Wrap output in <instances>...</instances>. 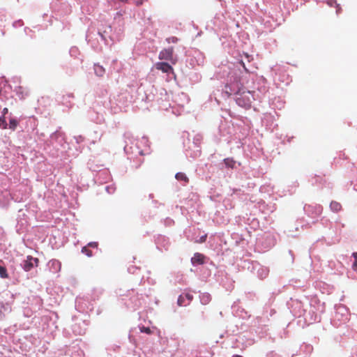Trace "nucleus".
Returning a JSON list of instances; mask_svg holds the SVG:
<instances>
[{"label":"nucleus","mask_w":357,"mask_h":357,"mask_svg":"<svg viewBox=\"0 0 357 357\" xmlns=\"http://www.w3.org/2000/svg\"><path fill=\"white\" fill-rule=\"evenodd\" d=\"M254 99L253 94L251 91H243L239 93L238 97H237L236 103L241 107L249 108Z\"/></svg>","instance_id":"f257e3e1"},{"label":"nucleus","mask_w":357,"mask_h":357,"mask_svg":"<svg viewBox=\"0 0 357 357\" xmlns=\"http://www.w3.org/2000/svg\"><path fill=\"white\" fill-rule=\"evenodd\" d=\"M160 60L170 61L173 64L176 63V59L174 58V48L172 47L162 50L158 56Z\"/></svg>","instance_id":"f03ea898"},{"label":"nucleus","mask_w":357,"mask_h":357,"mask_svg":"<svg viewBox=\"0 0 357 357\" xmlns=\"http://www.w3.org/2000/svg\"><path fill=\"white\" fill-rule=\"evenodd\" d=\"M39 260L31 256H28L26 259L23 261L22 267L25 271H29L34 266H38Z\"/></svg>","instance_id":"7ed1b4c3"},{"label":"nucleus","mask_w":357,"mask_h":357,"mask_svg":"<svg viewBox=\"0 0 357 357\" xmlns=\"http://www.w3.org/2000/svg\"><path fill=\"white\" fill-rule=\"evenodd\" d=\"M155 68L157 70H161L163 73H168L170 72H173V68L167 63L165 62H158L155 64Z\"/></svg>","instance_id":"20e7f679"},{"label":"nucleus","mask_w":357,"mask_h":357,"mask_svg":"<svg viewBox=\"0 0 357 357\" xmlns=\"http://www.w3.org/2000/svg\"><path fill=\"white\" fill-rule=\"evenodd\" d=\"M205 256L201 253L196 252L194 254V256L191 259V262L192 264H204Z\"/></svg>","instance_id":"39448f33"},{"label":"nucleus","mask_w":357,"mask_h":357,"mask_svg":"<svg viewBox=\"0 0 357 357\" xmlns=\"http://www.w3.org/2000/svg\"><path fill=\"white\" fill-rule=\"evenodd\" d=\"M331 209L334 212H339L342 209V205L335 201H333L330 204Z\"/></svg>","instance_id":"423d86ee"},{"label":"nucleus","mask_w":357,"mask_h":357,"mask_svg":"<svg viewBox=\"0 0 357 357\" xmlns=\"http://www.w3.org/2000/svg\"><path fill=\"white\" fill-rule=\"evenodd\" d=\"M94 71L96 75L102 77L105 73V68L98 64L94 66Z\"/></svg>","instance_id":"0eeeda50"},{"label":"nucleus","mask_w":357,"mask_h":357,"mask_svg":"<svg viewBox=\"0 0 357 357\" xmlns=\"http://www.w3.org/2000/svg\"><path fill=\"white\" fill-rule=\"evenodd\" d=\"M175 178L178 181H183L184 183H187L189 182V178L187 177V176L183 173V172H178L176 174Z\"/></svg>","instance_id":"6e6552de"},{"label":"nucleus","mask_w":357,"mask_h":357,"mask_svg":"<svg viewBox=\"0 0 357 357\" xmlns=\"http://www.w3.org/2000/svg\"><path fill=\"white\" fill-rule=\"evenodd\" d=\"M1 262H2L1 260H0V263ZM0 276L2 278H8V274L7 273V270H6V267L2 266L1 265H0Z\"/></svg>","instance_id":"1a4fd4ad"},{"label":"nucleus","mask_w":357,"mask_h":357,"mask_svg":"<svg viewBox=\"0 0 357 357\" xmlns=\"http://www.w3.org/2000/svg\"><path fill=\"white\" fill-rule=\"evenodd\" d=\"M18 125V121L15 119H11L9 121V128L15 130Z\"/></svg>","instance_id":"9d476101"},{"label":"nucleus","mask_w":357,"mask_h":357,"mask_svg":"<svg viewBox=\"0 0 357 357\" xmlns=\"http://www.w3.org/2000/svg\"><path fill=\"white\" fill-rule=\"evenodd\" d=\"M224 162L228 167L233 168L235 165V161L233 159L226 158L224 160Z\"/></svg>","instance_id":"9b49d317"},{"label":"nucleus","mask_w":357,"mask_h":357,"mask_svg":"<svg viewBox=\"0 0 357 357\" xmlns=\"http://www.w3.org/2000/svg\"><path fill=\"white\" fill-rule=\"evenodd\" d=\"M82 252L85 254L88 257H91L93 255L91 250H89L86 246L82 248Z\"/></svg>","instance_id":"f8f14e48"},{"label":"nucleus","mask_w":357,"mask_h":357,"mask_svg":"<svg viewBox=\"0 0 357 357\" xmlns=\"http://www.w3.org/2000/svg\"><path fill=\"white\" fill-rule=\"evenodd\" d=\"M0 127L3 129H6L7 128V123L4 116L0 117Z\"/></svg>","instance_id":"ddd939ff"},{"label":"nucleus","mask_w":357,"mask_h":357,"mask_svg":"<svg viewBox=\"0 0 357 357\" xmlns=\"http://www.w3.org/2000/svg\"><path fill=\"white\" fill-rule=\"evenodd\" d=\"M168 43H176L178 41V38L175 36H171L166 39Z\"/></svg>","instance_id":"4468645a"},{"label":"nucleus","mask_w":357,"mask_h":357,"mask_svg":"<svg viewBox=\"0 0 357 357\" xmlns=\"http://www.w3.org/2000/svg\"><path fill=\"white\" fill-rule=\"evenodd\" d=\"M140 331L142 333H145L146 334H151L152 331L149 327L142 326L140 328Z\"/></svg>","instance_id":"2eb2a0df"},{"label":"nucleus","mask_w":357,"mask_h":357,"mask_svg":"<svg viewBox=\"0 0 357 357\" xmlns=\"http://www.w3.org/2000/svg\"><path fill=\"white\" fill-rule=\"evenodd\" d=\"M177 303L179 306L184 305V296H180L178 298Z\"/></svg>","instance_id":"dca6fc26"},{"label":"nucleus","mask_w":357,"mask_h":357,"mask_svg":"<svg viewBox=\"0 0 357 357\" xmlns=\"http://www.w3.org/2000/svg\"><path fill=\"white\" fill-rule=\"evenodd\" d=\"M206 237H207V235H206V234H205V235H204V236H201V237H200V238H199V241H197L196 242H197V243H204V242H205V241H206Z\"/></svg>","instance_id":"f3484780"},{"label":"nucleus","mask_w":357,"mask_h":357,"mask_svg":"<svg viewBox=\"0 0 357 357\" xmlns=\"http://www.w3.org/2000/svg\"><path fill=\"white\" fill-rule=\"evenodd\" d=\"M89 247L91 248H97L98 247V243L97 242H91L88 243Z\"/></svg>","instance_id":"a211bd4d"},{"label":"nucleus","mask_w":357,"mask_h":357,"mask_svg":"<svg viewBox=\"0 0 357 357\" xmlns=\"http://www.w3.org/2000/svg\"><path fill=\"white\" fill-rule=\"evenodd\" d=\"M317 215H320L322 212V207L321 206H317L316 207Z\"/></svg>","instance_id":"6ab92c4d"},{"label":"nucleus","mask_w":357,"mask_h":357,"mask_svg":"<svg viewBox=\"0 0 357 357\" xmlns=\"http://www.w3.org/2000/svg\"><path fill=\"white\" fill-rule=\"evenodd\" d=\"M185 297L188 301H192V298H193L192 295V294H189V293L185 294Z\"/></svg>","instance_id":"aec40b11"},{"label":"nucleus","mask_w":357,"mask_h":357,"mask_svg":"<svg viewBox=\"0 0 357 357\" xmlns=\"http://www.w3.org/2000/svg\"><path fill=\"white\" fill-rule=\"evenodd\" d=\"M352 268L354 270V271H356L357 270V260H355V261L354 262L353 265H352Z\"/></svg>","instance_id":"412c9836"},{"label":"nucleus","mask_w":357,"mask_h":357,"mask_svg":"<svg viewBox=\"0 0 357 357\" xmlns=\"http://www.w3.org/2000/svg\"><path fill=\"white\" fill-rule=\"evenodd\" d=\"M240 63L242 65V66H243V68L245 69V70L246 72H248V70L246 68V67H245V66L244 62H243V61H240Z\"/></svg>","instance_id":"4be33fe9"},{"label":"nucleus","mask_w":357,"mask_h":357,"mask_svg":"<svg viewBox=\"0 0 357 357\" xmlns=\"http://www.w3.org/2000/svg\"><path fill=\"white\" fill-rule=\"evenodd\" d=\"M143 3V0L137 1L135 4L136 6H141Z\"/></svg>","instance_id":"5701e85b"},{"label":"nucleus","mask_w":357,"mask_h":357,"mask_svg":"<svg viewBox=\"0 0 357 357\" xmlns=\"http://www.w3.org/2000/svg\"><path fill=\"white\" fill-rule=\"evenodd\" d=\"M8 108H6V107L3 108V111H2V112H3V115L4 116L6 114H7V113H8Z\"/></svg>","instance_id":"b1692460"},{"label":"nucleus","mask_w":357,"mask_h":357,"mask_svg":"<svg viewBox=\"0 0 357 357\" xmlns=\"http://www.w3.org/2000/svg\"><path fill=\"white\" fill-rule=\"evenodd\" d=\"M353 257H354L355 260H357V252L353 253Z\"/></svg>","instance_id":"393cba45"},{"label":"nucleus","mask_w":357,"mask_h":357,"mask_svg":"<svg viewBox=\"0 0 357 357\" xmlns=\"http://www.w3.org/2000/svg\"><path fill=\"white\" fill-rule=\"evenodd\" d=\"M233 357H243V356H241L240 355H234V356H233Z\"/></svg>","instance_id":"a878e982"},{"label":"nucleus","mask_w":357,"mask_h":357,"mask_svg":"<svg viewBox=\"0 0 357 357\" xmlns=\"http://www.w3.org/2000/svg\"><path fill=\"white\" fill-rule=\"evenodd\" d=\"M245 56L248 59L250 57V56L248 55V54L245 53Z\"/></svg>","instance_id":"bb28decb"}]
</instances>
